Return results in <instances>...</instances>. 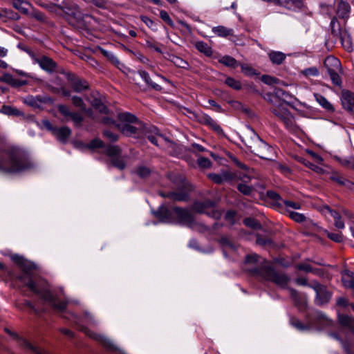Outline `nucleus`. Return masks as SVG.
<instances>
[{"label":"nucleus","instance_id":"1","mask_svg":"<svg viewBox=\"0 0 354 354\" xmlns=\"http://www.w3.org/2000/svg\"><path fill=\"white\" fill-rule=\"evenodd\" d=\"M12 260L18 265L22 272L17 279L31 292L39 296L44 301L48 303L55 310L63 312L66 306L67 301L61 300L56 295L50 292L46 281L34 274L36 266L24 259L22 257L15 254Z\"/></svg>","mask_w":354,"mask_h":354},{"label":"nucleus","instance_id":"2","mask_svg":"<svg viewBox=\"0 0 354 354\" xmlns=\"http://www.w3.org/2000/svg\"><path fill=\"white\" fill-rule=\"evenodd\" d=\"M243 270L250 275L272 282L281 288H286L290 281V277L284 272L277 270L265 259L255 253L248 254L245 257Z\"/></svg>","mask_w":354,"mask_h":354},{"label":"nucleus","instance_id":"3","mask_svg":"<svg viewBox=\"0 0 354 354\" xmlns=\"http://www.w3.org/2000/svg\"><path fill=\"white\" fill-rule=\"evenodd\" d=\"M118 119L121 123H118L116 127L122 133L127 136L137 138L144 135L153 145L159 146V140L163 136L154 126H144L138 122L137 118L129 113L118 114Z\"/></svg>","mask_w":354,"mask_h":354},{"label":"nucleus","instance_id":"4","mask_svg":"<svg viewBox=\"0 0 354 354\" xmlns=\"http://www.w3.org/2000/svg\"><path fill=\"white\" fill-rule=\"evenodd\" d=\"M32 167L28 157L21 149L12 147L6 150L5 156L0 158V172L17 174Z\"/></svg>","mask_w":354,"mask_h":354},{"label":"nucleus","instance_id":"5","mask_svg":"<svg viewBox=\"0 0 354 354\" xmlns=\"http://www.w3.org/2000/svg\"><path fill=\"white\" fill-rule=\"evenodd\" d=\"M242 140L250 151L260 158L270 160L274 157V149L263 141L252 128H248Z\"/></svg>","mask_w":354,"mask_h":354},{"label":"nucleus","instance_id":"6","mask_svg":"<svg viewBox=\"0 0 354 354\" xmlns=\"http://www.w3.org/2000/svg\"><path fill=\"white\" fill-rule=\"evenodd\" d=\"M306 320L307 324H304L296 317H292L290 319V323L292 326L300 331L308 330L313 328L317 330H322L332 325V321L322 312L319 310L308 313Z\"/></svg>","mask_w":354,"mask_h":354},{"label":"nucleus","instance_id":"7","mask_svg":"<svg viewBox=\"0 0 354 354\" xmlns=\"http://www.w3.org/2000/svg\"><path fill=\"white\" fill-rule=\"evenodd\" d=\"M339 324L345 328L349 330V335L354 336V319L346 315H339L338 317ZM332 337L339 340L346 354H354L353 348L354 342L351 339L350 336L346 337L345 340L339 337V335L335 333L329 334Z\"/></svg>","mask_w":354,"mask_h":354},{"label":"nucleus","instance_id":"8","mask_svg":"<svg viewBox=\"0 0 354 354\" xmlns=\"http://www.w3.org/2000/svg\"><path fill=\"white\" fill-rule=\"evenodd\" d=\"M271 104L270 111L284 124L286 128L293 129L295 120L293 115L287 109L288 105H284L283 104Z\"/></svg>","mask_w":354,"mask_h":354},{"label":"nucleus","instance_id":"9","mask_svg":"<svg viewBox=\"0 0 354 354\" xmlns=\"http://www.w3.org/2000/svg\"><path fill=\"white\" fill-rule=\"evenodd\" d=\"M214 202L207 199L203 201H196L192 205V210L196 213L205 214L208 216L214 219H219L221 217L222 212L218 209H215Z\"/></svg>","mask_w":354,"mask_h":354},{"label":"nucleus","instance_id":"10","mask_svg":"<svg viewBox=\"0 0 354 354\" xmlns=\"http://www.w3.org/2000/svg\"><path fill=\"white\" fill-rule=\"evenodd\" d=\"M292 95L279 88H274L273 91L266 95L265 99L270 104H283L288 105Z\"/></svg>","mask_w":354,"mask_h":354},{"label":"nucleus","instance_id":"11","mask_svg":"<svg viewBox=\"0 0 354 354\" xmlns=\"http://www.w3.org/2000/svg\"><path fill=\"white\" fill-rule=\"evenodd\" d=\"M309 287L313 288L316 293L315 303L317 305L322 306L330 301L332 294L327 290L325 286L320 284L317 281H313L309 285Z\"/></svg>","mask_w":354,"mask_h":354},{"label":"nucleus","instance_id":"12","mask_svg":"<svg viewBox=\"0 0 354 354\" xmlns=\"http://www.w3.org/2000/svg\"><path fill=\"white\" fill-rule=\"evenodd\" d=\"M173 212L180 224L187 227H191L194 224V215L187 209L174 207H173Z\"/></svg>","mask_w":354,"mask_h":354},{"label":"nucleus","instance_id":"13","mask_svg":"<svg viewBox=\"0 0 354 354\" xmlns=\"http://www.w3.org/2000/svg\"><path fill=\"white\" fill-rule=\"evenodd\" d=\"M57 109L59 113L63 116L66 118H70L73 120L75 127H82L84 118L80 113L71 111L68 106L64 104L58 105Z\"/></svg>","mask_w":354,"mask_h":354},{"label":"nucleus","instance_id":"14","mask_svg":"<svg viewBox=\"0 0 354 354\" xmlns=\"http://www.w3.org/2000/svg\"><path fill=\"white\" fill-rule=\"evenodd\" d=\"M61 10L66 14L72 16L77 20H80L83 18V14L80 10L79 6L69 1L64 0L62 3Z\"/></svg>","mask_w":354,"mask_h":354},{"label":"nucleus","instance_id":"15","mask_svg":"<svg viewBox=\"0 0 354 354\" xmlns=\"http://www.w3.org/2000/svg\"><path fill=\"white\" fill-rule=\"evenodd\" d=\"M33 61L35 63L38 64L42 70L49 73H52L56 71V62H54L53 59L47 56L42 55L40 57H34Z\"/></svg>","mask_w":354,"mask_h":354},{"label":"nucleus","instance_id":"16","mask_svg":"<svg viewBox=\"0 0 354 354\" xmlns=\"http://www.w3.org/2000/svg\"><path fill=\"white\" fill-rule=\"evenodd\" d=\"M198 121L209 127L218 135H223L224 132L221 127L212 117L206 113H201L198 116Z\"/></svg>","mask_w":354,"mask_h":354},{"label":"nucleus","instance_id":"17","mask_svg":"<svg viewBox=\"0 0 354 354\" xmlns=\"http://www.w3.org/2000/svg\"><path fill=\"white\" fill-rule=\"evenodd\" d=\"M68 80L74 91L81 93L88 89V83L84 79L80 78L74 74L68 73Z\"/></svg>","mask_w":354,"mask_h":354},{"label":"nucleus","instance_id":"18","mask_svg":"<svg viewBox=\"0 0 354 354\" xmlns=\"http://www.w3.org/2000/svg\"><path fill=\"white\" fill-rule=\"evenodd\" d=\"M341 103L343 108L348 112H353L354 109V93L348 90H342L340 96Z\"/></svg>","mask_w":354,"mask_h":354},{"label":"nucleus","instance_id":"19","mask_svg":"<svg viewBox=\"0 0 354 354\" xmlns=\"http://www.w3.org/2000/svg\"><path fill=\"white\" fill-rule=\"evenodd\" d=\"M5 330L10 335H11L14 338L18 339L19 341L20 346H22L23 348H24L28 351H30L35 353V354H44V351L41 348L37 347L35 346H33L31 343H30L26 339L19 337L17 334L12 333L11 330H10L8 328H5Z\"/></svg>","mask_w":354,"mask_h":354},{"label":"nucleus","instance_id":"20","mask_svg":"<svg viewBox=\"0 0 354 354\" xmlns=\"http://www.w3.org/2000/svg\"><path fill=\"white\" fill-rule=\"evenodd\" d=\"M165 198H168L174 201H187L189 198L188 192L184 189H178L174 192L162 194Z\"/></svg>","mask_w":354,"mask_h":354},{"label":"nucleus","instance_id":"21","mask_svg":"<svg viewBox=\"0 0 354 354\" xmlns=\"http://www.w3.org/2000/svg\"><path fill=\"white\" fill-rule=\"evenodd\" d=\"M92 337L99 342L109 351L122 354V351L107 337L99 334H93Z\"/></svg>","mask_w":354,"mask_h":354},{"label":"nucleus","instance_id":"22","mask_svg":"<svg viewBox=\"0 0 354 354\" xmlns=\"http://www.w3.org/2000/svg\"><path fill=\"white\" fill-rule=\"evenodd\" d=\"M154 216L163 223H171L172 221V212L167 207L161 205L157 211L153 212Z\"/></svg>","mask_w":354,"mask_h":354},{"label":"nucleus","instance_id":"23","mask_svg":"<svg viewBox=\"0 0 354 354\" xmlns=\"http://www.w3.org/2000/svg\"><path fill=\"white\" fill-rule=\"evenodd\" d=\"M337 2L336 14L338 17L347 19L349 17L351 7L350 5L344 0H335Z\"/></svg>","mask_w":354,"mask_h":354},{"label":"nucleus","instance_id":"24","mask_svg":"<svg viewBox=\"0 0 354 354\" xmlns=\"http://www.w3.org/2000/svg\"><path fill=\"white\" fill-rule=\"evenodd\" d=\"M275 4L283 6L288 10H295L303 6L302 0H277Z\"/></svg>","mask_w":354,"mask_h":354},{"label":"nucleus","instance_id":"25","mask_svg":"<svg viewBox=\"0 0 354 354\" xmlns=\"http://www.w3.org/2000/svg\"><path fill=\"white\" fill-rule=\"evenodd\" d=\"M340 66L339 60L333 56L327 57L324 62V66L326 68L327 73L338 71Z\"/></svg>","mask_w":354,"mask_h":354},{"label":"nucleus","instance_id":"26","mask_svg":"<svg viewBox=\"0 0 354 354\" xmlns=\"http://www.w3.org/2000/svg\"><path fill=\"white\" fill-rule=\"evenodd\" d=\"M315 100L319 103V104L325 110L328 112L333 113L335 111L334 106L330 104L328 100L319 93H314L313 94Z\"/></svg>","mask_w":354,"mask_h":354},{"label":"nucleus","instance_id":"27","mask_svg":"<svg viewBox=\"0 0 354 354\" xmlns=\"http://www.w3.org/2000/svg\"><path fill=\"white\" fill-rule=\"evenodd\" d=\"M334 8L332 5L321 3L320 4V12L323 15H326L330 18H331L330 25L332 26H334L335 23L337 21L336 17L334 14Z\"/></svg>","mask_w":354,"mask_h":354},{"label":"nucleus","instance_id":"28","mask_svg":"<svg viewBox=\"0 0 354 354\" xmlns=\"http://www.w3.org/2000/svg\"><path fill=\"white\" fill-rule=\"evenodd\" d=\"M71 134V130L68 127H56L53 135L55 136L59 141L66 142Z\"/></svg>","mask_w":354,"mask_h":354},{"label":"nucleus","instance_id":"29","mask_svg":"<svg viewBox=\"0 0 354 354\" xmlns=\"http://www.w3.org/2000/svg\"><path fill=\"white\" fill-rule=\"evenodd\" d=\"M137 74L145 81V82L147 84V85L149 86L153 89H154L156 91H160L162 89V87L159 84L153 82L151 80V79L150 78V76L147 72L142 71V70H140L138 71Z\"/></svg>","mask_w":354,"mask_h":354},{"label":"nucleus","instance_id":"30","mask_svg":"<svg viewBox=\"0 0 354 354\" xmlns=\"http://www.w3.org/2000/svg\"><path fill=\"white\" fill-rule=\"evenodd\" d=\"M50 101H51L50 97H42L41 96H37V97L29 96L25 100L26 104H28V105L32 106H39L40 105V104H41V103H47Z\"/></svg>","mask_w":354,"mask_h":354},{"label":"nucleus","instance_id":"31","mask_svg":"<svg viewBox=\"0 0 354 354\" xmlns=\"http://www.w3.org/2000/svg\"><path fill=\"white\" fill-rule=\"evenodd\" d=\"M340 41L343 47L348 52L353 49L351 37L346 30L340 32Z\"/></svg>","mask_w":354,"mask_h":354},{"label":"nucleus","instance_id":"32","mask_svg":"<svg viewBox=\"0 0 354 354\" xmlns=\"http://www.w3.org/2000/svg\"><path fill=\"white\" fill-rule=\"evenodd\" d=\"M324 209L326 212H329L330 214V215L333 217V218L335 220L334 225L337 228H338V229L344 228V223L342 221L341 216L339 215V214L337 212L331 209L328 206H326L324 207Z\"/></svg>","mask_w":354,"mask_h":354},{"label":"nucleus","instance_id":"33","mask_svg":"<svg viewBox=\"0 0 354 354\" xmlns=\"http://www.w3.org/2000/svg\"><path fill=\"white\" fill-rule=\"evenodd\" d=\"M212 32L218 37H226L233 35V30L223 26H218L212 28Z\"/></svg>","mask_w":354,"mask_h":354},{"label":"nucleus","instance_id":"34","mask_svg":"<svg viewBox=\"0 0 354 354\" xmlns=\"http://www.w3.org/2000/svg\"><path fill=\"white\" fill-rule=\"evenodd\" d=\"M104 150V153L111 158V160L120 156L122 152L121 149L117 145H105Z\"/></svg>","mask_w":354,"mask_h":354},{"label":"nucleus","instance_id":"35","mask_svg":"<svg viewBox=\"0 0 354 354\" xmlns=\"http://www.w3.org/2000/svg\"><path fill=\"white\" fill-rule=\"evenodd\" d=\"M12 6L20 11L21 13L28 15V9L27 6H30L28 1L24 0H12Z\"/></svg>","mask_w":354,"mask_h":354},{"label":"nucleus","instance_id":"36","mask_svg":"<svg viewBox=\"0 0 354 354\" xmlns=\"http://www.w3.org/2000/svg\"><path fill=\"white\" fill-rule=\"evenodd\" d=\"M286 55L280 51H272L269 54V58L272 64L279 65L286 59Z\"/></svg>","mask_w":354,"mask_h":354},{"label":"nucleus","instance_id":"37","mask_svg":"<svg viewBox=\"0 0 354 354\" xmlns=\"http://www.w3.org/2000/svg\"><path fill=\"white\" fill-rule=\"evenodd\" d=\"M196 49L205 54L207 57H212L213 55V51L212 48L205 42L204 41H197L196 43Z\"/></svg>","mask_w":354,"mask_h":354},{"label":"nucleus","instance_id":"38","mask_svg":"<svg viewBox=\"0 0 354 354\" xmlns=\"http://www.w3.org/2000/svg\"><path fill=\"white\" fill-rule=\"evenodd\" d=\"M162 44L154 40L152 38H148L145 40V46L150 50H153L158 53H162L161 46Z\"/></svg>","mask_w":354,"mask_h":354},{"label":"nucleus","instance_id":"39","mask_svg":"<svg viewBox=\"0 0 354 354\" xmlns=\"http://www.w3.org/2000/svg\"><path fill=\"white\" fill-rule=\"evenodd\" d=\"M153 170L145 165H139L136 169V174L140 177L141 178H149Z\"/></svg>","mask_w":354,"mask_h":354},{"label":"nucleus","instance_id":"40","mask_svg":"<svg viewBox=\"0 0 354 354\" xmlns=\"http://www.w3.org/2000/svg\"><path fill=\"white\" fill-rule=\"evenodd\" d=\"M219 62L223 65L235 68L239 66V63L232 57L225 55L219 59Z\"/></svg>","mask_w":354,"mask_h":354},{"label":"nucleus","instance_id":"41","mask_svg":"<svg viewBox=\"0 0 354 354\" xmlns=\"http://www.w3.org/2000/svg\"><path fill=\"white\" fill-rule=\"evenodd\" d=\"M170 61L177 67L187 69L189 68V64L185 60L183 59L181 57L176 55H171L170 57Z\"/></svg>","mask_w":354,"mask_h":354},{"label":"nucleus","instance_id":"42","mask_svg":"<svg viewBox=\"0 0 354 354\" xmlns=\"http://www.w3.org/2000/svg\"><path fill=\"white\" fill-rule=\"evenodd\" d=\"M91 104L92 106L102 113L107 114L109 111L106 106L102 103L101 100L98 98H94Z\"/></svg>","mask_w":354,"mask_h":354},{"label":"nucleus","instance_id":"43","mask_svg":"<svg viewBox=\"0 0 354 354\" xmlns=\"http://www.w3.org/2000/svg\"><path fill=\"white\" fill-rule=\"evenodd\" d=\"M243 223L245 226L254 230L261 229L262 225L257 219L251 217H248L243 219Z\"/></svg>","mask_w":354,"mask_h":354},{"label":"nucleus","instance_id":"44","mask_svg":"<svg viewBox=\"0 0 354 354\" xmlns=\"http://www.w3.org/2000/svg\"><path fill=\"white\" fill-rule=\"evenodd\" d=\"M256 237H257L256 243L259 245H261L263 247H266V246H270L272 245V240L267 236L262 235L260 234H257Z\"/></svg>","mask_w":354,"mask_h":354},{"label":"nucleus","instance_id":"45","mask_svg":"<svg viewBox=\"0 0 354 354\" xmlns=\"http://www.w3.org/2000/svg\"><path fill=\"white\" fill-rule=\"evenodd\" d=\"M218 242L224 248H229L232 250H235L236 248V244L228 236H221L219 239Z\"/></svg>","mask_w":354,"mask_h":354},{"label":"nucleus","instance_id":"46","mask_svg":"<svg viewBox=\"0 0 354 354\" xmlns=\"http://www.w3.org/2000/svg\"><path fill=\"white\" fill-rule=\"evenodd\" d=\"M0 112L8 115L18 116L21 115V111L19 109L8 105L2 106Z\"/></svg>","mask_w":354,"mask_h":354},{"label":"nucleus","instance_id":"47","mask_svg":"<svg viewBox=\"0 0 354 354\" xmlns=\"http://www.w3.org/2000/svg\"><path fill=\"white\" fill-rule=\"evenodd\" d=\"M111 161L113 166H114L115 167L118 168L120 170L124 169L126 167L124 160L121 156V154L120 156H118L117 157H115L114 158H112Z\"/></svg>","mask_w":354,"mask_h":354},{"label":"nucleus","instance_id":"48","mask_svg":"<svg viewBox=\"0 0 354 354\" xmlns=\"http://www.w3.org/2000/svg\"><path fill=\"white\" fill-rule=\"evenodd\" d=\"M337 72L338 71H333L328 73V74L330 76L333 84L341 88L342 86V80Z\"/></svg>","mask_w":354,"mask_h":354},{"label":"nucleus","instance_id":"49","mask_svg":"<svg viewBox=\"0 0 354 354\" xmlns=\"http://www.w3.org/2000/svg\"><path fill=\"white\" fill-rule=\"evenodd\" d=\"M39 6L46 9L48 11L50 12L57 13V10H61L62 4H55V3H39Z\"/></svg>","mask_w":354,"mask_h":354},{"label":"nucleus","instance_id":"50","mask_svg":"<svg viewBox=\"0 0 354 354\" xmlns=\"http://www.w3.org/2000/svg\"><path fill=\"white\" fill-rule=\"evenodd\" d=\"M31 17L35 19L37 21L42 23L47 22V17L46 15L39 10L33 9L32 11L30 13Z\"/></svg>","mask_w":354,"mask_h":354},{"label":"nucleus","instance_id":"51","mask_svg":"<svg viewBox=\"0 0 354 354\" xmlns=\"http://www.w3.org/2000/svg\"><path fill=\"white\" fill-rule=\"evenodd\" d=\"M301 73L306 77H317L319 74L317 68L315 66L305 68L301 71Z\"/></svg>","mask_w":354,"mask_h":354},{"label":"nucleus","instance_id":"52","mask_svg":"<svg viewBox=\"0 0 354 354\" xmlns=\"http://www.w3.org/2000/svg\"><path fill=\"white\" fill-rule=\"evenodd\" d=\"M237 189L245 196H250L254 191L252 187H250L245 183H240L237 185Z\"/></svg>","mask_w":354,"mask_h":354},{"label":"nucleus","instance_id":"53","mask_svg":"<svg viewBox=\"0 0 354 354\" xmlns=\"http://www.w3.org/2000/svg\"><path fill=\"white\" fill-rule=\"evenodd\" d=\"M72 103L76 107L80 109L81 111H86V106L82 97L74 95L71 97Z\"/></svg>","mask_w":354,"mask_h":354},{"label":"nucleus","instance_id":"54","mask_svg":"<svg viewBox=\"0 0 354 354\" xmlns=\"http://www.w3.org/2000/svg\"><path fill=\"white\" fill-rule=\"evenodd\" d=\"M225 83L230 87L235 89L240 90L241 88V84L239 81L236 80L235 79L228 77L226 78Z\"/></svg>","mask_w":354,"mask_h":354},{"label":"nucleus","instance_id":"55","mask_svg":"<svg viewBox=\"0 0 354 354\" xmlns=\"http://www.w3.org/2000/svg\"><path fill=\"white\" fill-rule=\"evenodd\" d=\"M325 232L327 237L330 240L336 243H341L343 241V235L341 232H330L328 231H326Z\"/></svg>","mask_w":354,"mask_h":354},{"label":"nucleus","instance_id":"56","mask_svg":"<svg viewBox=\"0 0 354 354\" xmlns=\"http://www.w3.org/2000/svg\"><path fill=\"white\" fill-rule=\"evenodd\" d=\"M104 142L100 139H93L88 144V148L91 149H104Z\"/></svg>","mask_w":354,"mask_h":354},{"label":"nucleus","instance_id":"57","mask_svg":"<svg viewBox=\"0 0 354 354\" xmlns=\"http://www.w3.org/2000/svg\"><path fill=\"white\" fill-rule=\"evenodd\" d=\"M223 183L224 182L230 183L236 178V174L232 171H224L221 172Z\"/></svg>","mask_w":354,"mask_h":354},{"label":"nucleus","instance_id":"58","mask_svg":"<svg viewBox=\"0 0 354 354\" xmlns=\"http://www.w3.org/2000/svg\"><path fill=\"white\" fill-rule=\"evenodd\" d=\"M288 215L290 218L297 223H302L306 221V217L301 213L290 211L288 212Z\"/></svg>","mask_w":354,"mask_h":354},{"label":"nucleus","instance_id":"59","mask_svg":"<svg viewBox=\"0 0 354 354\" xmlns=\"http://www.w3.org/2000/svg\"><path fill=\"white\" fill-rule=\"evenodd\" d=\"M103 136L109 140L110 142H115L118 140L119 136L115 133H113L109 129H105L102 132Z\"/></svg>","mask_w":354,"mask_h":354},{"label":"nucleus","instance_id":"60","mask_svg":"<svg viewBox=\"0 0 354 354\" xmlns=\"http://www.w3.org/2000/svg\"><path fill=\"white\" fill-rule=\"evenodd\" d=\"M282 205H285L286 207H290L294 209H299L301 208V205L299 203L288 200H281V203H279V206Z\"/></svg>","mask_w":354,"mask_h":354},{"label":"nucleus","instance_id":"61","mask_svg":"<svg viewBox=\"0 0 354 354\" xmlns=\"http://www.w3.org/2000/svg\"><path fill=\"white\" fill-rule=\"evenodd\" d=\"M197 164L201 169H209L212 165L208 158L204 157H199L197 160Z\"/></svg>","mask_w":354,"mask_h":354},{"label":"nucleus","instance_id":"62","mask_svg":"<svg viewBox=\"0 0 354 354\" xmlns=\"http://www.w3.org/2000/svg\"><path fill=\"white\" fill-rule=\"evenodd\" d=\"M140 19L152 30L156 31L158 30L157 24L153 20L149 19L148 17L141 16Z\"/></svg>","mask_w":354,"mask_h":354},{"label":"nucleus","instance_id":"63","mask_svg":"<svg viewBox=\"0 0 354 354\" xmlns=\"http://www.w3.org/2000/svg\"><path fill=\"white\" fill-rule=\"evenodd\" d=\"M296 268H297V269H298L299 270H303V271H305L307 272L317 273V269L313 268L310 264L306 263H302L298 264L296 266Z\"/></svg>","mask_w":354,"mask_h":354},{"label":"nucleus","instance_id":"64","mask_svg":"<svg viewBox=\"0 0 354 354\" xmlns=\"http://www.w3.org/2000/svg\"><path fill=\"white\" fill-rule=\"evenodd\" d=\"M160 17L167 24H168L171 27L174 26V22L171 20V19L170 18V17L167 11L163 10H160Z\"/></svg>","mask_w":354,"mask_h":354}]
</instances>
